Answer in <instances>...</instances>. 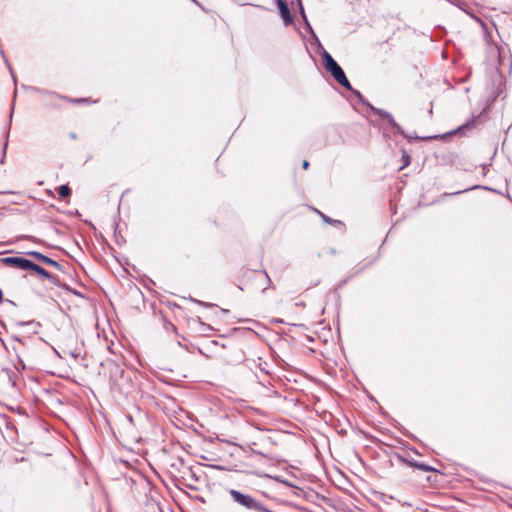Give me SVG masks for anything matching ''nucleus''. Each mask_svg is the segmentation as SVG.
Instances as JSON below:
<instances>
[{
	"mask_svg": "<svg viewBox=\"0 0 512 512\" xmlns=\"http://www.w3.org/2000/svg\"><path fill=\"white\" fill-rule=\"evenodd\" d=\"M322 57L324 60L325 68L330 72L333 78L344 88L353 91L359 98H361V94L357 90H353L349 80L347 79L343 69L341 66L334 60V58L324 50L322 53Z\"/></svg>",
	"mask_w": 512,
	"mask_h": 512,
	"instance_id": "nucleus-1",
	"label": "nucleus"
},
{
	"mask_svg": "<svg viewBox=\"0 0 512 512\" xmlns=\"http://www.w3.org/2000/svg\"><path fill=\"white\" fill-rule=\"evenodd\" d=\"M370 108L375 115H378V116L384 118L385 120H387L388 124L394 129L395 133L400 134L409 140L412 139V136L407 135L404 132L403 128L395 121L394 117L389 112H387L386 110H383V109L373 107L371 105H370Z\"/></svg>",
	"mask_w": 512,
	"mask_h": 512,
	"instance_id": "nucleus-2",
	"label": "nucleus"
},
{
	"mask_svg": "<svg viewBox=\"0 0 512 512\" xmlns=\"http://www.w3.org/2000/svg\"><path fill=\"white\" fill-rule=\"evenodd\" d=\"M1 262L7 266H12L21 270H28L31 260L23 257L12 256L2 258Z\"/></svg>",
	"mask_w": 512,
	"mask_h": 512,
	"instance_id": "nucleus-3",
	"label": "nucleus"
},
{
	"mask_svg": "<svg viewBox=\"0 0 512 512\" xmlns=\"http://www.w3.org/2000/svg\"><path fill=\"white\" fill-rule=\"evenodd\" d=\"M28 270L35 272L39 276L48 279L52 284L56 286H60V283L58 281V278L54 276L53 274L49 273L47 270L42 268L41 266L35 264L34 262H30Z\"/></svg>",
	"mask_w": 512,
	"mask_h": 512,
	"instance_id": "nucleus-4",
	"label": "nucleus"
},
{
	"mask_svg": "<svg viewBox=\"0 0 512 512\" xmlns=\"http://www.w3.org/2000/svg\"><path fill=\"white\" fill-rule=\"evenodd\" d=\"M277 6L284 24L286 26L291 25L293 23V17L287 3L284 0H277Z\"/></svg>",
	"mask_w": 512,
	"mask_h": 512,
	"instance_id": "nucleus-5",
	"label": "nucleus"
},
{
	"mask_svg": "<svg viewBox=\"0 0 512 512\" xmlns=\"http://www.w3.org/2000/svg\"><path fill=\"white\" fill-rule=\"evenodd\" d=\"M28 255L32 256L33 258H35L36 260H38L39 262L43 263V264H46V265H49V266H52V265H57V261L53 260L52 258L40 253V252H37V251H29L27 252Z\"/></svg>",
	"mask_w": 512,
	"mask_h": 512,
	"instance_id": "nucleus-6",
	"label": "nucleus"
},
{
	"mask_svg": "<svg viewBox=\"0 0 512 512\" xmlns=\"http://www.w3.org/2000/svg\"><path fill=\"white\" fill-rule=\"evenodd\" d=\"M297 2H298V5H299V8H300L301 16H302V18H303V20H304V22L306 24V27H307L308 31L313 35L314 38L317 39V36L315 35V33H314V31H313V29H312V27H311V25H310V23H309V21L307 19V16L305 14V11H304V8H303L301 0H297Z\"/></svg>",
	"mask_w": 512,
	"mask_h": 512,
	"instance_id": "nucleus-7",
	"label": "nucleus"
},
{
	"mask_svg": "<svg viewBox=\"0 0 512 512\" xmlns=\"http://www.w3.org/2000/svg\"><path fill=\"white\" fill-rule=\"evenodd\" d=\"M58 194L61 198H66L71 194V190L68 185H61L58 188Z\"/></svg>",
	"mask_w": 512,
	"mask_h": 512,
	"instance_id": "nucleus-8",
	"label": "nucleus"
},
{
	"mask_svg": "<svg viewBox=\"0 0 512 512\" xmlns=\"http://www.w3.org/2000/svg\"><path fill=\"white\" fill-rule=\"evenodd\" d=\"M411 465L416 467L419 470H422V471H433L434 470L431 466L424 464V463L412 462Z\"/></svg>",
	"mask_w": 512,
	"mask_h": 512,
	"instance_id": "nucleus-9",
	"label": "nucleus"
},
{
	"mask_svg": "<svg viewBox=\"0 0 512 512\" xmlns=\"http://www.w3.org/2000/svg\"><path fill=\"white\" fill-rule=\"evenodd\" d=\"M324 222L329 224H340L341 222L339 220H333L330 217L326 216L325 214L321 213L320 211H317Z\"/></svg>",
	"mask_w": 512,
	"mask_h": 512,
	"instance_id": "nucleus-10",
	"label": "nucleus"
},
{
	"mask_svg": "<svg viewBox=\"0 0 512 512\" xmlns=\"http://www.w3.org/2000/svg\"><path fill=\"white\" fill-rule=\"evenodd\" d=\"M402 160H403L404 163H403V165H402V167L400 169H403L404 167L409 165V163H410V156L406 152H404L403 155H402Z\"/></svg>",
	"mask_w": 512,
	"mask_h": 512,
	"instance_id": "nucleus-11",
	"label": "nucleus"
},
{
	"mask_svg": "<svg viewBox=\"0 0 512 512\" xmlns=\"http://www.w3.org/2000/svg\"><path fill=\"white\" fill-rule=\"evenodd\" d=\"M7 145H8V142L6 140L5 144H4V147H3V157H5ZM3 162H4V158L1 159V163H3Z\"/></svg>",
	"mask_w": 512,
	"mask_h": 512,
	"instance_id": "nucleus-12",
	"label": "nucleus"
},
{
	"mask_svg": "<svg viewBox=\"0 0 512 512\" xmlns=\"http://www.w3.org/2000/svg\"><path fill=\"white\" fill-rule=\"evenodd\" d=\"M261 273L266 277V279H267V281H268V283H269L268 287H270V282H271V280H270V278H269V276H268L267 272H266L265 270H263V271H261Z\"/></svg>",
	"mask_w": 512,
	"mask_h": 512,
	"instance_id": "nucleus-13",
	"label": "nucleus"
},
{
	"mask_svg": "<svg viewBox=\"0 0 512 512\" xmlns=\"http://www.w3.org/2000/svg\"><path fill=\"white\" fill-rule=\"evenodd\" d=\"M302 167H303L304 169H307V168L309 167V162H308L307 160H304V161H303V164H302Z\"/></svg>",
	"mask_w": 512,
	"mask_h": 512,
	"instance_id": "nucleus-14",
	"label": "nucleus"
},
{
	"mask_svg": "<svg viewBox=\"0 0 512 512\" xmlns=\"http://www.w3.org/2000/svg\"><path fill=\"white\" fill-rule=\"evenodd\" d=\"M52 266L55 267L58 270L62 269V265L60 263H58V262H57V265H52Z\"/></svg>",
	"mask_w": 512,
	"mask_h": 512,
	"instance_id": "nucleus-15",
	"label": "nucleus"
},
{
	"mask_svg": "<svg viewBox=\"0 0 512 512\" xmlns=\"http://www.w3.org/2000/svg\"><path fill=\"white\" fill-rule=\"evenodd\" d=\"M194 301H195V302H197V303H198V304H200V305L208 306V304H207V303H204V302H202V301H199V300H194Z\"/></svg>",
	"mask_w": 512,
	"mask_h": 512,
	"instance_id": "nucleus-16",
	"label": "nucleus"
},
{
	"mask_svg": "<svg viewBox=\"0 0 512 512\" xmlns=\"http://www.w3.org/2000/svg\"><path fill=\"white\" fill-rule=\"evenodd\" d=\"M127 419L130 423H133V417L131 415L127 416Z\"/></svg>",
	"mask_w": 512,
	"mask_h": 512,
	"instance_id": "nucleus-17",
	"label": "nucleus"
},
{
	"mask_svg": "<svg viewBox=\"0 0 512 512\" xmlns=\"http://www.w3.org/2000/svg\"><path fill=\"white\" fill-rule=\"evenodd\" d=\"M84 101H86V99H76V100H75V102H79V103H80V102H84Z\"/></svg>",
	"mask_w": 512,
	"mask_h": 512,
	"instance_id": "nucleus-18",
	"label": "nucleus"
},
{
	"mask_svg": "<svg viewBox=\"0 0 512 512\" xmlns=\"http://www.w3.org/2000/svg\"><path fill=\"white\" fill-rule=\"evenodd\" d=\"M471 124H464V126L460 127L459 129H463V128H466V127H469Z\"/></svg>",
	"mask_w": 512,
	"mask_h": 512,
	"instance_id": "nucleus-19",
	"label": "nucleus"
},
{
	"mask_svg": "<svg viewBox=\"0 0 512 512\" xmlns=\"http://www.w3.org/2000/svg\"><path fill=\"white\" fill-rule=\"evenodd\" d=\"M170 326L172 327V329H173L174 331H176V327H175V325H173V324H171V323H170Z\"/></svg>",
	"mask_w": 512,
	"mask_h": 512,
	"instance_id": "nucleus-20",
	"label": "nucleus"
},
{
	"mask_svg": "<svg viewBox=\"0 0 512 512\" xmlns=\"http://www.w3.org/2000/svg\"><path fill=\"white\" fill-rule=\"evenodd\" d=\"M12 116H13V110L10 113V120L12 119Z\"/></svg>",
	"mask_w": 512,
	"mask_h": 512,
	"instance_id": "nucleus-21",
	"label": "nucleus"
}]
</instances>
